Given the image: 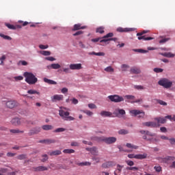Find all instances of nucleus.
Returning <instances> with one entry per match:
<instances>
[{"label":"nucleus","mask_w":175,"mask_h":175,"mask_svg":"<svg viewBox=\"0 0 175 175\" xmlns=\"http://www.w3.org/2000/svg\"><path fill=\"white\" fill-rule=\"evenodd\" d=\"M130 113L134 116H138L139 118H143L145 116L144 112L140 110H132Z\"/></svg>","instance_id":"nucleus-9"},{"label":"nucleus","mask_w":175,"mask_h":175,"mask_svg":"<svg viewBox=\"0 0 175 175\" xmlns=\"http://www.w3.org/2000/svg\"><path fill=\"white\" fill-rule=\"evenodd\" d=\"M21 121H23V119L14 118L11 120V124L12 125H14V126H18V125H21Z\"/></svg>","instance_id":"nucleus-10"},{"label":"nucleus","mask_w":175,"mask_h":175,"mask_svg":"<svg viewBox=\"0 0 175 175\" xmlns=\"http://www.w3.org/2000/svg\"><path fill=\"white\" fill-rule=\"evenodd\" d=\"M170 144L172 145H174L175 144V138H171L170 139H168Z\"/></svg>","instance_id":"nucleus-64"},{"label":"nucleus","mask_w":175,"mask_h":175,"mask_svg":"<svg viewBox=\"0 0 175 175\" xmlns=\"http://www.w3.org/2000/svg\"><path fill=\"white\" fill-rule=\"evenodd\" d=\"M135 53H141L142 54H146V53H148V51H146L144 49H133Z\"/></svg>","instance_id":"nucleus-43"},{"label":"nucleus","mask_w":175,"mask_h":175,"mask_svg":"<svg viewBox=\"0 0 175 175\" xmlns=\"http://www.w3.org/2000/svg\"><path fill=\"white\" fill-rule=\"evenodd\" d=\"M42 158L41 162H46V161H49V156L47 154H42Z\"/></svg>","instance_id":"nucleus-48"},{"label":"nucleus","mask_w":175,"mask_h":175,"mask_svg":"<svg viewBox=\"0 0 175 175\" xmlns=\"http://www.w3.org/2000/svg\"><path fill=\"white\" fill-rule=\"evenodd\" d=\"M131 31H132V29L129 28L118 27L117 29L118 32H131Z\"/></svg>","instance_id":"nucleus-29"},{"label":"nucleus","mask_w":175,"mask_h":175,"mask_svg":"<svg viewBox=\"0 0 175 175\" xmlns=\"http://www.w3.org/2000/svg\"><path fill=\"white\" fill-rule=\"evenodd\" d=\"M5 59H6V55H3L1 57H0V65L3 66L4 65L3 62L5 61Z\"/></svg>","instance_id":"nucleus-54"},{"label":"nucleus","mask_w":175,"mask_h":175,"mask_svg":"<svg viewBox=\"0 0 175 175\" xmlns=\"http://www.w3.org/2000/svg\"><path fill=\"white\" fill-rule=\"evenodd\" d=\"M42 129H43V131H51L54 129V126L50 124H45L42 126Z\"/></svg>","instance_id":"nucleus-26"},{"label":"nucleus","mask_w":175,"mask_h":175,"mask_svg":"<svg viewBox=\"0 0 175 175\" xmlns=\"http://www.w3.org/2000/svg\"><path fill=\"white\" fill-rule=\"evenodd\" d=\"M143 126H148L150 128H158L161 124H157L155 122H146L142 123Z\"/></svg>","instance_id":"nucleus-8"},{"label":"nucleus","mask_w":175,"mask_h":175,"mask_svg":"<svg viewBox=\"0 0 175 175\" xmlns=\"http://www.w3.org/2000/svg\"><path fill=\"white\" fill-rule=\"evenodd\" d=\"M119 135H128L129 132L128 130L121 129L118 131Z\"/></svg>","instance_id":"nucleus-46"},{"label":"nucleus","mask_w":175,"mask_h":175,"mask_svg":"<svg viewBox=\"0 0 175 175\" xmlns=\"http://www.w3.org/2000/svg\"><path fill=\"white\" fill-rule=\"evenodd\" d=\"M147 158V154H135V159H146Z\"/></svg>","instance_id":"nucleus-30"},{"label":"nucleus","mask_w":175,"mask_h":175,"mask_svg":"<svg viewBox=\"0 0 175 175\" xmlns=\"http://www.w3.org/2000/svg\"><path fill=\"white\" fill-rule=\"evenodd\" d=\"M39 47L41 50H46V49H49V45L40 44Z\"/></svg>","instance_id":"nucleus-58"},{"label":"nucleus","mask_w":175,"mask_h":175,"mask_svg":"<svg viewBox=\"0 0 175 175\" xmlns=\"http://www.w3.org/2000/svg\"><path fill=\"white\" fill-rule=\"evenodd\" d=\"M139 133L141 135H146V136H150V137H154V136H156L157 135L154 133L150 132L149 131H144V130L139 131Z\"/></svg>","instance_id":"nucleus-17"},{"label":"nucleus","mask_w":175,"mask_h":175,"mask_svg":"<svg viewBox=\"0 0 175 175\" xmlns=\"http://www.w3.org/2000/svg\"><path fill=\"white\" fill-rule=\"evenodd\" d=\"M88 107L90 109H96V105L94 103L88 104Z\"/></svg>","instance_id":"nucleus-62"},{"label":"nucleus","mask_w":175,"mask_h":175,"mask_svg":"<svg viewBox=\"0 0 175 175\" xmlns=\"http://www.w3.org/2000/svg\"><path fill=\"white\" fill-rule=\"evenodd\" d=\"M92 161L94 162V165L96 163H99V162H100V157H93L92 158Z\"/></svg>","instance_id":"nucleus-44"},{"label":"nucleus","mask_w":175,"mask_h":175,"mask_svg":"<svg viewBox=\"0 0 175 175\" xmlns=\"http://www.w3.org/2000/svg\"><path fill=\"white\" fill-rule=\"evenodd\" d=\"M45 59H46V61H55V58H54L53 57H47L45 58Z\"/></svg>","instance_id":"nucleus-63"},{"label":"nucleus","mask_w":175,"mask_h":175,"mask_svg":"<svg viewBox=\"0 0 175 175\" xmlns=\"http://www.w3.org/2000/svg\"><path fill=\"white\" fill-rule=\"evenodd\" d=\"M71 70H80L81 69V64H72L70 65Z\"/></svg>","instance_id":"nucleus-15"},{"label":"nucleus","mask_w":175,"mask_h":175,"mask_svg":"<svg viewBox=\"0 0 175 175\" xmlns=\"http://www.w3.org/2000/svg\"><path fill=\"white\" fill-rule=\"evenodd\" d=\"M85 28H87V26H81V24L78 23L74 25L72 31H79V29H85Z\"/></svg>","instance_id":"nucleus-20"},{"label":"nucleus","mask_w":175,"mask_h":175,"mask_svg":"<svg viewBox=\"0 0 175 175\" xmlns=\"http://www.w3.org/2000/svg\"><path fill=\"white\" fill-rule=\"evenodd\" d=\"M124 98H126V99H130L131 100H133V99H135V96H133V95H126L124 96Z\"/></svg>","instance_id":"nucleus-57"},{"label":"nucleus","mask_w":175,"mask_h":175,"mask_svg":"<svg viewBox=\"0 0 175 175\" xmlns=\"http://www.w3.org/2000/svg\"><path fill=\"white\" fill-rule=\"evenodd\" d=\"M77 165H78V166H91V163L86 161V162L78 163Z\"/></svg>","instance_id":"nucleus-36"},{"label":"nucleus","mask_w":175,"mask_h":175,"mask_svg":"<svg viewBox=\"0 0 175 175\" xmlns=\"http://www.w3.org/2000/svg\"><path fill=\"white\" fill-rule=\"evenodd\" d=\"M155 121H157L156 124H165L166 122V118H154Z\"/></svg>","instance_id":"nucleus-24"},{"label":"nucleus","mask_w":175,"mask_h":175,"mask_svg":"<svg viewBox=\"0 0 175 175\" xmlns=\"http://www.w3.org/2000/svg\"><path fill=\"white\" fill-rule=\"evenodd\" d=\"M57 141H55V139H46L39 141V143H43L44 144H53L55 143Z\"/></svg>","instance_id":"nucleus-18"},{"label":"nucleus","mask_w":175,"mask_h":175,"mask_svg":"<svg viewBox=\"0 0 175 175\" xmlns=\"http://www.w3.org/2000/svg\"><path fill=\"white\" fill-rule=\"evenodd\" d=\"M121 68H122L123 72H126V70L128 68H129V66H128L126 64H122Z\"/></svg>","instance_id":"nucleus-55"},{"label":"nucleus","mask_w":175,"mask_h":175,"mask_svg":"<svg viewBox=\"0 0 175 175\" xmlns=\"http://www.w3.org/2000/svg\"><path fill=\"white\" fill-rule=\"evenodd\" d=\"M90 152L92 155H98V148L96 147L92 148Z\"/></svg>","instance_id":"nucleus-41"},{"label":"nucleus","mask_w":175,"mask_h":175,"mask_svg":"<svg viewBox=\"0 0 175 175\" xmlns=\"http://www.w3.org/2000/svg\"><path fill=\"white\" fill-rule=\"evenodd\" d=\"M5 27H8L9 29H16V27L10 23H5Z\"/></svg>","instance_id":"nucleus-50"},{"label":"nucleus","mask_w":175,"mask_h":175,"mask_svg":"<svg viewBox=\"0 0 175 175\" xmlns=\"http://www.w3.org/2000/svg\"><path fill=\"white\" fill-rule=\"evenodd\" d=\"M175 157L173 156H167L164 158L161 159V162L163 163H169V161H174Z\"/></svg>","instance_id":"nucleus-12"},{"label":"nucleus","mask_w":175,"mask_h":175,"mask_svg":"<svg viewBox=\"0 0 175 175\" xmlns=\"http://www.w3.org/2000/svg\"><path fill=\"white\" fill-rule=\"evenodd\" d=\"M10 132L11 133H24V131H20L18 129H10Z\"/></svg>","instance_id":"nucleus-42"},{"label":"nucleus","mask_w":175,"mask_h":175,"mask_svg":"<svg viewBox=\"0 0 175 175\" xmlns=\"http://www.w3.org/2000/svg\"><path fill=\"white\" fill-rule=\"evenodd\" d=\"M42 131V129L40 127H36L32 129H31L28 133L29 136H32L33 135H38L40 131Z\"/></svg>","instance_id":"nucleus-11"},{"label":"nucleus","mask_w":175,"mask_h":175,"mask_svg":"<svg viewBox=\"0 0 175 175\" xmlns=\"http://www.w3.org/2000/svg\"><path fill=\"white\" fill-rule=\"evenodd\" d=\"M96 32L97 33H105V27H100L96 29Z\"/></svg>","instance_id":"nucleus-37"},{"label":"nucleus","mask_w":175,"mask_h":175,"mask_svg":"<svg viewBox=\"0 0 175 175\" xmlns=\"http://www.w3.org/2000/svg\"><path fill=\"white\" fill-rule=\"evenodd\" d=\"M23 76L25 77V81L28 84H36V83H38V78L31 72H26L24 73Z\"/></svg>","instance_id":"nucleus-3"},{"label":"nucleus","mask_w":175,"mask_h":175,"mask_svg":"<svg viewBox=\"0 0 175 175\" xmlns=\"http://www.w3.org/2000/svg\"><path fill=\"white\" fill-rule=\"evenodd\" d=\"M110 40H113L114 42L117 41V38H107V39H103L100 42V43H106V42H110Z\"/></svg>","instance_id":"nucleus-34"},{"label":"nucleus","mask_w":175,"mask_h":175,"mask_svg":"<svg viewBox=\"0 0 175 175\" xmlns=\"http://www.w3.org/2000/svg\"><path fill=\"white\" fill-rule=\"evenodd\" d=\"M126 170H134V171H136V170H139V167H126Z\"/></svg>","instance_id":"nucleus-56"},{"label":"nucleus","mask_w":175,"mask_h":175,"mask_svg":"<svg viewBox=\"0 0 175 175\" xmlns=\"http://www.w3.org/2000/svg\"><path fill=\"white\" fill-rule=\"evenodd\" d=\"M27 94H29L30 95H33L35 94H37V95H40V92L33 90H29L27 91Z\"/></svg>","instance_id":"nucleus-38"},{"label":"nucleus","mask_w":175,"mask_h":175,"mask_svg":"<svg viewBox=\"0 0 175 175\" xmlns=\"http://www.w3.org/2000/svg\"><path fill=\"white\" fill-rule=\"evenodd\" d=\"M1 38H3V39H5V40H12V38L9 36H5L3 33H0Z\"/></svg>","instance_id":"nucleus-45"},{"label":"nucleus","mask_w":175,"mask_h":175,"mask_svg":"<svg viewBox=\"0 0 175 175\" xmlns=\"http://www.w3.org/2000/svg\"><path fill=\"white\" fill-rule=\"evenodd\" d=\"M111 102H114L115 103H120V102H124V97L115 94L108 96Z\"/></svg>","instance_id":"nucleus-5"},{"label":"nucleus","mask_w":175,"mask_h":175,"mask_svg":"<svg viewBox=\"0 0 175 175\" xmlns=\"http://www.w3.org/2000/svg\"><path fill=\"white\" fill-rule=\"evenodd\" d=\"M115 165L114 161H107L102 164V167H103V169H109V167H111Z\"/></svg>","instance_id":"nucleus-13"},{"label":"nucleus","mask_w":175,"mask_h":175,"mask_svg":"<svg viewBox=\"0 0 175 175\" xmlns=\"http://www.w3.org/2000/svg\"><path fill=\"white\" fill-rule=\"evenodd\" d=\"M126 163L129 165V166H133V165H135V163L133 161H126Z\"/></svg>","instance_id":"nucleus-61"},{"label":"nucleus","mask_w":175,"mask_h":175,"mask_svg":"<svg viewBox=\"0 0 175 175\" xmlns=\"http://www.w3.org/2000/svg\"><path fill=\"white\" fill-rule=\"evenodd\" d=\"M100 116L102 117H112L113 113L110 111H103L100 112Z\"/></svg>","instance_id":"nucleus-23"},{"label":"nucleus","mask_w":175,"mask_h":175,"mask_svg":"<svg viewBox=\"0 0 175 175\" xmlns=\"http://www.w3.org/2000/svg\"><path fill=\"white\" fill-rule=\"evenodd\" d=\"M6 106L8 109H14L17 106V103L16 100H10L6 103Z\"/></svg>","instance_id":"nucleus-14"},{"label":"nucleus","mask_w":175,"mask_h":175,"mask_svg":"<svg viewBox=\"0 0 175 175\" xmlns=\"http://www.w3.org/2000/svg\"><path fill=\"white\" fill-rule=\"evenodd\" d=\"M63 152L64 154H75V151L73 149H64Z\"/></svg>","instance_id":"nucleus-33"},{"label":"nucleus","mask_w":175,"mask_h":175,"mask_svg":"<svg viewBox=\"0 0 175 175\" xmlns=\"http://www.w3.org/2000/svg\"><path fill=\"white\" fill-rule=\"evenodd\" d=\"M126 147H127V148H133L134 150H137V148H139V146L129 143L126 144Z\"/></svg>","instance_id":"nucleus-31"},{"label":"nucleus","mask_w":175,"mask_h":175,"mask_svg":"<svg viewBox=\"0 0 175 175\" xmlns=\"http://www.w3.org/2000/svg\"><path fill=\"white\" fill-rule=\"evenodd\" d=\"M148 31L147 30H144L143 31L140 33H137V36H138V40H154V38L152 37H146V36H142L144 35V33H147Z\"/></svg>","instance_id":"nucleus-6"},{"label":"nucleus","mask_w":175,"mask_h":175,"mask_svg":"<svg viewBox=\"0 0 175 175\" xmlns=\"http://www.w3.org/2000/svg\"><path fill=\"white\" fill-rule=\"evenodd\" d=\"M34 170L36 172H46V170H49V168L47 167H44L43 165L38 166L34 168Z\"/></svg>","instance_id":"nucleus-22"},{"label":"nucleus","mask_w":175,"mask_h":175,"mask_svg":"<svg viewBox=\"0 0 175 175\" xmlns=\"http://www.w3.org/2000/svg\"><path fill=\"white\" fill-rule=\"evenodd\" d=\"M103 40V38H93V39H92V42L96 43V42H100V40Z\"/></svg>","instance_id":"nucleus-59"},{"label":"nucleus","mask_w":175,"mask_h":175,"mask_svg":"<svg viewBox=\"0 0 175 175\" xmlns=\"http://www.w3.org/2000/svg\"><path fill=\"white\" fill-rule=\"evenodd\" d=\"M81 111H82V113L87 114V116H89L90 117H91V116H92L94 114V113H92V111H89V110H82Z\"/></svg>","instance_id":"nucleus-49"},{"label":"nucleus","mask_w":175,"mask_h":175,"mask_svg":"<svg viewBox=\"0 0 175 175\" xmlns=\"http://www.w3.org/2000/svg\"><path fill=\"white\" fill-rule=\"evenodd\" d=\"M158 84L164 88H170L173 85V82L166 78H163L158 81Z\"/></svg>","instance_id":"nucleus-4"},{"label":"nucleus","mask_w":175,"mask_h":175,"mask_svg":"<svg viewBox=\"0 0 175 175\" xmlns=\"http://www.w3.org/2000/svg\"><path fill=\"white\" fill-rule=\"evenodd\" d=\"M154 169L157 173H161V172H162V167H161L160 165L154 166Z\"/></svg>","instance_id":"nucleus-47"},{"label":"nucleus","mask_w":175,"mask_h":175,"mask_svg":"<svg viewBox=\"0 0 175 175\" xmlns=\"http://www.w3.org/2000/svg\"><path fill=\"white\" fill-rule=\"evenodd\" d=\"M62 109L59 110V116L62 117L64 121H75V118L72 116H69L70 113L68 111H65L64 110H67L65 107H62Z\"/></svg>","instance_id":"nucleus-2"},{"label":"nucleus","mask_w":175,"mask_h":175,"mask_svg":"<svg viewBox=\"0 0 175 175\" xmlns=\"http://www.w3.org/2000/svg\"><path fill=\"white\" fill-rule=\"evenodd\" d=\"M123 168H124V165H121L120 164H118L116 170L114 172V175H120L121 172H122Z\"/></svg>","instance_id":"nucleus-19"},{"label":"nucleus","mask_w":175,"mask_h":175,"mask_svg":"<svg viewBox=\"0 0 175 175\" xmlns=\"http://www.w3.org/2000/svg\"><path fill=\"white\" fill-rule=\"evenodd\" d=\"M161 55L166 57L167 58H174L175 55L171 52L161 53Z\"/></svg>","instance_id":"nucleus-28"},{"label":"nucleus","mask_w":175,"mask_h":175,"mask_svg":"<svg viewBox=\"0 0 175 175\" xmlns=\"http://www.w3.org/2000/svg\"><path fill=\"white\" fill-rule=\"evenodd\" d=\"M41 54L42 55H45V56L51 55V52H50L49 51H41Z\"/></svg>","instance_id":"nucleus-52"},{"label":"nucleus","mask_w":175,"mask_h":175,"mask_svg":"<svg viewBox=\"0 0 175 175\" xmlns=\"http://www.w3.org/2000/svg\"><path fill=\"white\" fill-rule=\"evenodd\" d=\"M153 70L155 73H162L163 72V69L159 68H154Z\"/></svg>","instance_id":"nucleus-53"},{"label":"nucleus","mask_w":175,"mask_h":175,"mask_svg":"<svg viewBox=\"0 0 175 175\" xmlns=\"http://www.w3.org/2000/svg\"><path fill=\"white\" fill-rule=\"evenodd\" d=\"M113 116H115V117H118L120 118V117H122V116H125V114H126V113L125 112V110H124V109H121L120 108H116L113 111Z\"/></svg>","instance_id":"nucleus-7"},{"label":"nucleus","mask_w":175,"mask_h":175,"mask_svg":"<svg viewBox=\"0 0 175 175\" xmlns=\"http://www.w3.org/2000/svg\"><path fill=\"white\" fill-rule=\"evenodd\" d=\"M49 68H51L52 69H59L61 68V65L58 64H52Z\"/></svg>","instance_id":"nucleus-35"},{"label":"nucleus","mask_w":175,"mask_h":175,"mask_svg":"<svg viewBox=\"0 0 175 175\" xmlns=\"http://www.w3.org/2000/svg\"><path fill=\"white\" fill-rule=\"evenodd\" d=\"M44 83H46L47 84H50L51 85H55L57 84V82L55 81L49 79L47 78H44Z\"/></svg>","instance_id":"nucleus-27"},{"label":"nucleus","mask_w":175,"mask_h":175,"mask_svg":"<svg viewBox=\"0 0 175 175\" xmlns=\"http://www.w3.org/2000/svg\"><path fill=\"white\" fill-rule=\"evenodd\" d=\"M48 154L49 155H51V157H53L55 155H61V154H62V152H61V150H57L52 152H49Z\"/></svg>","instance_id":"nucleus-25"},{"label":"nucleus","mask_w":175,"mask_h":175,"mask_svg":"<svg viewBox=\"0 0 175 175\" xmlns=\"http://www.w3.org/2000/svg\"><path fill=\"white\" fill-rule=\"evenodd\" d=\"M17 159H19V161H23V159H27V154H22L17 156Z\"/></svg>","instance_id":"nucleus-39"},{"label":"nucleus","mask_w":175,"mask_h":175,"mask_svg":"<svg viewBox=\"0 0 175 175\" xmlns=\"http://www.w3.org/2000/svg\"><path fill=\"white\" fill-rule=\"evenodd\" d=\"M131 73H133V75H139L142 72V70H140V68L137 67H133L131 68L130 70Z\"/></svg>","instance_id":"nucleus-21"},{"label":"nucleus","mask_w":175,"mask_h":175,"mask_svg":"<svg viewBox=\"0 0 175 175\" xmlns=\"http://www.w3.org/2000/svg\"><path fill=\"white\" fill-rule=\"evenodd\" d=\"M94 140L97 142H105L106 144H114L117 142V138L116 137H96Z\"/></svg>","instance_id":"nucleus-1"},{"label":"nucleus","mask_w":175,"mask_h":175,"mask_svg":"<svg viewBox=\"0 0 175 175\" xmlns=\"http://www.w3.org/2000/svg\"><path fill=\"white\" fill-rule=\"evenodd\" d=\"M14 79L16 81H18L23 80L24 77H23V76H18V77H14Z\"/></svg>","instance_id":"nucleus-60"},{"label":"nucleus","mask_w":175,"mask_h":175,"mask_svg":"<svg viewBox=\"0 0 175 175\" xmlns=\"http://www.w3.org/2000/svg\"><path fill=\"white\" fill-rule=\"evenodd\" d=\"M114 34L113 33H109L106 36H104L102 39H108L107 38H113Z\"/></svg>","instance_id":"nucleus-51"},{"label":"nucleus","mask_w":175,"mask_h":175,"mask_svg":"<svg viewBox=\"0 0 175 175\" xmlns=\"http://www.w3.org/2000/svg\"><path fill=\"white\" fill-rule=\"evenodd\" d=\"M65 131H66V129L65 128H57L55 130H54V133H59L61 132H65Z\"/></svg>","instance_id":"nucleus-40"},{"label":"nucleus","mask_w":175,"mask_h":175,"mask_svg":"<svg viewBox=\"0 0 175 175\" xmlns=\"http://www.w3.org/2000/svg\"><path fill=\"white\" fill-rule=\"evenodd\" d=\"M105 72H107L108 73H113L114 72V68H111V66H107L104 69Z\"/></svg>","instance_id":"nucleus-32"},{"label":"nucleus","mask_w":175,"mask_h":175,"mask_svg":"<svg viewBox=\"0 0 175 175\" xmlns=\"http://www.w3.org/2000/svg\"><path fill=\"white\" fill-rule=\"evenodd\" d=\"M64 96L62 94H56L51 97L52 102H57V100H63Z\"/></svg>","instance_id":"nucleus-16"}]
</instances>
